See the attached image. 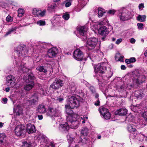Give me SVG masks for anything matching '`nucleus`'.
Returning <instances> with one entry per match:
<instances>
[{"instance_id": "nucleus-7", "label": "nucleus", "mask_w": 147, "mask_h": 147, "mask_svg": "<svg viewBox=\"0 0 147 147\" xmlns=\"http://www.w3.org/2000/svg\"><path fill=\"white\" fill-rule=\"evenodd\" d=\"M14 130L16 135L18 136H23L26 133L25 126L22 124L16 126Z\"/></svg>"}, {"instance_id": "nucleus-27", "label": "nucleus", "mask_w": 147, "mask_h": 147, "mask_svg": "<svg viewBox=\"0 0 147 147\" xmlns=\"http://www.w3.org/2000/svg\"><path fill=\"white\" fill-rule=\"evenodd\" d=\"M144 95V94L143 93H141L139 91H136L134 94L135 97L139 99L142 98Z\"/></svg>"}, {"instance_id": "nucleus-34", "label": "nucleus", "mask_w": 147, "mask_h": 147, "mask_svg": "<svg viewBox=\"0 0 147 147\" xmlns=\"http://www.w3.org/2000/svg\"><path fill=\"white\" fill-rule=\"evenodd\" d=\"M136 59L134 57H131L129 59H126L125 60V62L127 64H129L135 62Z\"/></svg>"}, {"instance_id": "nucleus-25", "label": "nucleus", "mask_w": 147, "mask_h": 147, "mask_svg": "<svg viewBox=\"0 0 147 147\" xmlns=\"http://www.w3.org/2000/svg\"><path fill=\"white\" fill-rule=\"evenodd\" d=\"M24 47H17L16 49V51L19 54V56L22 55L23 54Z\"/></svg>"}, {"instance_id": "nucleus-13", "label": "nucleus", "mask_w": 147, "mask_h": 147, "mask_svg": "<svg viewBox=\"0 0 147 147\" xmlns=\"http://www.w3.org/2000/svg\"><path fill=\"white\" fill-rule=\"evenodd\" d=\"M16 79L15 77L12 75H9L6 78V83L7 85L11 87L14 86L15 84Z\"/></svg>"}, {"instance_id": "nucleus-52", "label": "nucleus", "mask_w": 147, "mask_h": 147, "mask_svg": "<svg viewBox=\"0 0 147 147\" xmlns=\"http://www.w3.org/2000/svg\"><path fill=\"white\" fill-rule=\"evenodd\" d=\"M6 21L8 22H11L13 20V18L10 16H8L6 18Z\"/></svg>"}, {"instance_id": "nucleus-41", "label": "nucleus", "mask_w": 147, "mask_h": 147, "mask_svg": "<svg viewBox=\"0 0 147 147\" xmlns=\"http://www.w3.org/2000/svg\"><path fill=\"white\" fill-rule=\"evenodd\" d=\"M134 118V116L132 114H130L127 116L126 118V120L127 121L129 122H131L133 121Z\"/></svg>"}, {"instance_id": "nucleus-24", "label": "nucleus", "mask_w": 147, "mask_h": 147, "mask_svg": "<svg viewBox=\"0 0 147 147\" xmlns=\"http://www.w3.org/2000/svg\"><path fill=\"white\" fill-rule=\"evenodd\" d=\"M38 111L40 113H44L46 112V109L45 106L43 105H40L37 108Z\"/></svg>"}, {"instance_id": "nucleus-36", "label": "nucleus", "mask_w": 147, "mask_h": 147, "mask_svg": "<svg viewBox=\"0 0 147 147\" xmlns=\"http://www.w3.org/2000/svg\"><path fill=\"white\" fill-rule=\"evenodd\" d=\"M46 13V10L45 9L43 10V11L39 10L37 16L43 17L44 16Z\"/></svg>"}, {"instance_id": "nucleus-5", "label": "nucleus", "mask_w": 147, "mask_h": 147, "mask_svg": "<svg viewBox=\"0 0 147 147\" xmlns=\"http://www.w3.org/2000/svg\"><path fill=\"white\" fill-rule=\"evenodd\" d=\"M117 16L121 21H125L129 19L128 11L125 8L121 9L118 11Z\"/></svg>"}, {"instance_id": "nucleus-12", "label": "nucleus", "mask_w": 147, "mask_h": 147, "mask_svg": "<svg viewBox=\"0 0 147 147\" xmlns=\"http://www.w3.org/2000/svg\"><path fill=\"white\" fill-rule=\"evenodd\" d=\"M100 112L101 115L106 119H109L111 115L108 110L104 107H100Z\"/></svg>"}, {"instance_id": "nucleus-43", "label": "nucleus", "mask_w": 147, "mask_h": 147, "mask_svg": "<svg viewBox=\"0 0 147 147\" xmlns=\"http://www.w3.org/2000/svg\"><path fill=\"white\" fill-rule=\"evenodd\" d=\"M41 95H44L45 94V91L41 87H39V89L37 90V93Z\"/></svg>"}, {"instance_id": "nucleus-2", "label": "nucleus", "mask_w": 147, "mask_h": 147, "mask_svg": "<svg viewBox=\"0 0 147 147\" xmlns=\"http://www.w3.org/2000/svg\"><path fill=\"white\" fill-rule=\"evenodd\" d=\"M35 78L34 74L32 73L24 77V79L26 82L24 87L25 90L28 91L33 88L34 85Z\"/></svg>"}, {"instance_id": "nucleus-19", "label": "nucleus", "mask_w": 147, "mask_h": 147, "mask_svg": "<svg viewBox=\"0 0 147 147\" xmlns=\"http://www.w3.org/2000/svg\"><path fill=\"white\" fill-rule=\"evenodd\" d=\"M13 111L14 115L16 116H20L22 113V108L19 105L15 106L13 108Z\"/></svg>"}, {"instance_id": "nucleus-48", "label": "nucleus", "mask_w": 147, "mask_h": 147, "mask_svg": "<svg viewBox=\"0 0 147 147\" xmlns=\"http://www.w3.org/2000/svg\"><path fill=\"white\" fill-rule=\"evenodd\" d=\"M39 10L38 9L34 8L32 10V13L34 15L37 16Z\"/></svg>"}, {"instance_id": "nucleus-21", "label": "nucleus", "mask_w": 147, "mask_h": 147, "mask_svg": "<svg viewBox=\"0 0 147 147\" xmlns=\"http://www.w3.org/2000/svg\"><path fill=\"white\" fill-rule=\"evenodd\" d=\"M65 111L67 115H66V118L69 116L73 117L74 115H76L74 113L73 111L71 109L73 108H71L68 105H65Z\"/></svg>"}, {"instance_id": "nucleus-23", "label": "nucleus", "mask_w": 147, "mask_h": 147, "mask_svg": "<svg viewBox=\"0 0 147 147\" xmlns=\"http://www.w3.org/2000/svg\"><path fill=\"white\" fill-rule=\"evenodd\" d=\"M25 64L22 63L21 65L19 67L18 71L20 73H24L28 72L29 68L26 67Z\"/></svg>"}, {"instance_id": "nucleus-20", "label": "nucleus", "mask_w": 147, "mask_h": 147, "mask_svg": "<svg viewBox=\"0 0 147 147\" xmlns=\"http://www.w3.org/2000/svg\"><path fill=\"white\" fill-rule=\"evenodd\" d=\"M27 132L29 134L35 132L36 129L34 125L30 123L27 124Z\"/></svg>"}, {"instance_id": "nucleus-10", "label": "nucleus", "mask_w": 147, "mask_h": 147, "mask_svg": "<svg viewBox=\"0 0 147 147\" xmlns=\"http://www.w3.org/2000/svg\"><path fill=\"white\" fill-rule=\"evenodd\" d=\"M47 114L51 117H56L60 115V113L55 109L49 107Z\"/></svg>"}, {"instance_id": "nucleus-61", "label": "nucleus", "mask_w": 147, "mask_h": 147, "mask_svg": "<svg viewBox=\"0 0 147 147\" xmlns=\"http://www.w3.org/2000/svg\"><path fill=\"white\" fill-rule=\"evenodd\" d=\"M94 105L96 106H99L100 105V101L99 99H97L96 102L94 103Z\"/></svg>"}, {"instance_id": "nucleus-6", "label": "nucleus", "mask_w": 147, "mask_h": 147, "mask_svg": "<svg viewBox=\"0 0 147 147\" xmlns=\"http://www.w3.org/2000/svg\"><path fill=\"white\" fill-rule=\"evenodd\" d=\"M141 77L138 75L135 76L132 79V84H127V87L129 89H131L133 87H136L140 83L143 82L141 80Z\"/></svg>"}, {"instance_id": "nucleus-1", "label": "nucleus", "mask_w": 147, "mask_h": 147, "mask_svg": "<svg viewBox=\"0 0 147 147\" xmlns=\"http://www.w3.org/2000/svg\"><path fill=\"white\" fill-rule=\"evenodd\" d=\"M107 64L104 62L99 63L94 66V72L95 75L94 77L96 78L98 82L99 83L103 82H104L102 80H107L109 79L112 76L113 73L110 71L108 73V75L101 76L102 74L104 73L105 71L107 69L106 65Z\"/></svg>"}, {"instance_id": "nucleus-38", "label": "nucleus", "mask_w": 147, "mask_h": 147, "mask_svg": "<svg viewBox=\"0 0 147 147\" xmlns=\"http://www.w3.org/2000/svg\"><path fill=\"white\" fill-rule=\"evenodd\" d=\"M16 27H12L11 29H9L8 31L5 34V36H6L10 34L11 33L15 32L16 29Z\"/></svg>"}, {"instance_id": "nucleus-18", "label": "nucleus", "mask_w": 147, "mask_h": 147, "mask_svg": "<svg viewBox=\"0 0 147 147\" xmlns=\"http://www.w3.org/2000/svg\"><path fill=\"white\" fill-rule=\"evenodd\" d=\"M98 31L99 34L103 36H106L109 33L108 28L105 26L101 27Z\"/></svg>"}, {"instance_id": "nucleus-56", "label": "nucleus", "mask_w": 147, "mask_h": 147, "mask_svg": "<svg viewBox=\"0 0 147 147\" xmlns=\"http://www.w3.org/2000/svg\"><path fill=\"white\" fill-rule=\"evenodd\" d=\"M89 89L93 93H94L95 92V89L92 86H91L90 87Z\"/></svg>"}, {"instance_id": "nucleus-54", "label": "nucleus", "mask_w": 147, "mask_h": 147, "mask_svg": "<svg viewBox=\"0 0 147 147\" xmlns=\"http://www.w3.org/2000/svg\"><path fill=\"white\" fill-rule=\"evenodd\" d=\"M107 23V21L106 19H104L103 21L99 22L98 24L100 25H103L106 24Z\"/></svg>"}, {"instance_id": "nucleus-31", "label": "nucleus", "mask_w": 147, "mask_h": 147, "mask_svg": "<svg viewBox=\"0 0 147 147\" xmlns=\"http://www.w3.org/2000/svg\"><path fill=\"white\" fill-rule=\"evenodd\" d=\"M145 136V134H141L138 133L136 134V136L134 137V138H136L140 141H142L144 140Z\"/></svg>"}, {"instance_id": "nucleus-39", "label": "nucleus", "mask_w": 147, "mask_h": 147, "mask_svg": "<svg viewBox=\"0 0 147 147\" xmlns=\"http://www.w3.org/2000/svg\"><path fill=\"white\" fill-rule=\"evenodd\" d=\"M72 0H65L62 3V4L65 3V7H68L71 5Z\"/></svg>"}, {"instance_id": "nucleus-62", "label": "nucleus", "mask_w": 147, "mask_h": 147, "mask_svg": "<svg viewBox=\"0 0 147 147\" xmlns=\"http://www.w3.org/2000/svg\"><path fill=\"white\" fill-rule=\"evenodd\" d=\"M55 145L53 143L50 142L49 145L47 147H54Z\"/></svg>"}, {"instance_id": "nucleus-28", "label": "nucleus", "mask_w": 147, "mask_h": 147, "mask_svg": "<svg viewBox=\"0 0 147 147\" xmlns=\"http://www.w3.org/2000/svg\"><path fill=\"white\" fill-rule=\"evenodd\" d=\"M98 16L99 18L102 17L105 13V10L100 7L98 9Z\"/></svg>"}, {"instance_id": "nucleus-50", "label": "nucleus", "mask_w": 147, "mask_h": 147, "mask_svg": "<svg viewBox=\"0 0 147 147\" xmlns=\"http://www.w3.org/2000/svg\"><path fill=\"white\" fill-rule=\"evenodd\" d=\"M18 15L19 16H21L24 13V10L21 8H19L18 10Z\"/></svg>"}, {"instance_id": "nucleus-3", "label": "nucleus", "mask_w": 147, "mask_h": 147, "mask_svg": "<svg viewBox=\"0 0 147 147\" xmlns=\"http://www.w3.org/2000/svg\"><path fill=\"white\" fill-rule=\"evenodd\" d=\"M79 119H80V117L77 115H74L73 117L69 116L67 118V121L70 128L75 129L78 127L80 124Z\"/></svg>"}, {"instance_id": "nucleus-60", "label": "nucleus", "mask_w": 147, "mask_h": 147, "mask_svg": "<svg viewBox=\"0 0 147 147\" xmlns=\"http://www.w3.org/2000/svg\"><path fill=\"white\" fill-rule=\"evenodd\" d=\"M139 9L140 10H142L144 7L143 3L140 4L139 5Z\"/></svg>"}, {"instance_id": "nucleus-14", "label": "nucleus", "mask_w": 147, "mask_h": 147, "mask_svg": "<svg viewBox=\"0 0 147 147\" xmlns=\"http://www.w3.org/2000/svg\"><path fill=\"white\" fill-rule=\"evenodd\" d=\"M83 53L80 49H77L74 51L73 56L75 59L78 61H81L83 57Z\"/></svg>"}, {"instance_id": "nucleus-51", "label": "nucleus", "mask_w": 147, "mask_h": 147, "mask_svg": "<svg viewBox=\"0 0 147 147\" xmlns=\"http://www.w3.org/2000/svg\"><path fill=\"white\" fill-rule=\"evenodd\" d=\"M56 6V4L55 3H53V4L51 5L50 6H49L48 7L47 9L48 10H50L51 9H54Z\"/></svg>"}, {"instance_id": "nucleus-30", "label": "nucleus", "mask_w": 147, "mask_h": 147, "mask_svg": "<svg viewBox=\"0 0 147 147\" xmlns=\"http://www.w3.org/2000/svg\"><path fill=\"white\" fill-rule=\"evenodd\" d=\"M147 125V121H146L141 120L140 121L139 124L138 125V128H142Z\"/></svg>"}, {"instance_id": "nucleus-63", "label": "nucleus", "mask_w": 147, "mask_h": 147, "mask_svg": "<svg viewBox=\"0 0 147 147\" xmlns=\"http://www.w3.org/2000/svg\"><path fill=\"white\" fill-rule=\"evenodd\" d=\"M122 40V39L121 38L118 39L116 42V43L117 45H118L121 42Z\"/></svg>"}, {"instance_id": "nucleus-17", "label": "nucleus", "mask_w": 147, "mask_h": 147, "mask_svg": "<svg viewBox=\"0 0 147 147\" xmlns=\"http://www.w3.org/2000/svg\"><path fill=\"white\" fill-rule=\"evenodd\" d=\"M70 126L68 122H66L64 124H61L59 125V130L61 131L66 133L69 130Z\"/></svg>"}, {"instance_id": "nucleus-46", "label": "nucleus", "mask_w": 147, "mask_h": 147, "mask_svg": "<svg viewBox=\"0 0 147 147\" xmlns=\"http://www.w3.org/2000/svg\"><path fill=\"white\" fill-rule=\"evenodd\" d=\"M23 147H33L32 145V143L30 142H24Z\"/></svg>"}, {"instance_id": "nucleus-37", "label": "nucleus", "mask_w": 147, "mask_h": 147, "mask_svg": "<svg viewBox=\"0 0 147 147\" xmlns=\"http://www.w3.org/2000/svg\"><path fill=\"white\" fill-rule=\"evenodd\" d=\"M81 133L83 135L86 136L88 133V129L86 127L83 128L81 130Z\"/></svg>"}, {"instance_id": "nucleus-8", "label": "nucleus", "mask_w": 147, "mask_h": 147, "mask_svg": "<svg viewBox=\"0 0 147 147\" xmlns=\"http://www.w3.org/2000/svg\"><path fill=\"white\" fill-rule=\"evenodd\" d=\"M77 30L80 35V36L79 37L82 38L83 40H85L86 39V35L87 30L86 27L79 26L77 28Z\"/></svg>"}, {"instance_id": "nucleus-49", "label": "nucleus", "mask_w": 147, "mask_h": 147, "mask_svg": "<svg viewBox=\"0 0 147 147\" xmlns=\"http://www.w3.org/2000/svg\"><path fill=\"white\" fill-rule=\"evenodd\" d=\"M62 17L64 20H67L69 18V15L67 13H66L63 14Z\"/></svg>"}, {"instance_id": "nucleus-58", "label": "nucleus", "mask_w": 147, "mask_h": 147, "mask_svg": "<svg viewBox=\"0 0 147 147\" xmlns=\"http://www.w3.org/2000/svg\"><path fill=\"white\" fill-rule=\"evenodd\" d=\"M116 12V11L114 9L110 10L108 11V13L109 14H110L112 15H114L115 12Z\"/></svg>"}, {"instance_id": "nucleus-45", "label": "nucleus", "mask_w": 147, "mask_h": 147, "mask_svg": "<svg viewBox=\"0 0 147 147\" xmlns=\"http://www.w3.org/2000/svg\"><path fill=\"white\" fill-rule=\"evenodd\" d=\"M71 85L70 86L71 88V90L72 92H75L76 93L77 92V91L76 88V86H74V83L71 84Z\"/></svg>"}, {"instance_id": "nucleus-29", "label": "nucleus", "mask_w": 147, "mask_h": 147, "mask_svg": "<svg viewBox=\"0 0 147 147\" xmlns=\"http://www.w3.org/2000/svg\"><path fill=\"white\" fill-rule=\"evenodd\" d=\"M124 56L123 55L121 56L119 53H117L115 56V59L116 60L121 62L123 61V58Z\"/></svg>"}, {"instance_id": "nucleus-55", "label": "nucleus", "mask_w": 147, "mask_h": 147, "mask_svg": "<svg viewBox=\"0 0 147 147\" xmlns=\"http://www.w3.org/2000/svg\"><path fill=\"white\" fill-rule=\"evenodd\" d=\"M137 26L139 29H142L143 28L144 25L142 23H138L137 24Z\"/></svg>"}, {"instance_id": "nucleus-53", "label": "nucleus", "mask_w": 147, "mask_h": 147, "mask_svg": "<svg viewBox=\"0 0 147 147\" xmlns=\"http://www.w3.org/2000/svg\"><path fill=\"white\" fill-rule=\"evenodd\" d=\"M142 116L144 118L145 120L147 121V112H144L142 115Z\"/></svg>"}, {"instance_id": "nucleus-11", "label": "nucleus", "mask_w": 147, "mask_h": 147, "mask_svg": "<svg viewBox=\"0 0 147 147\" xmlns=\"http://www.w3.org/2000/svg\"><path fill=\"white\" fill-rule=\"evenodd\" d=\"M37 93L35 92L34 94L32 95V99L31 100H28L27 102V104L32 106L36 105L38 103V96L37 95Z\"/></svg>"}, {"instance_id": "nucleus-59", "label": "nucleus", "mask_w": 147, "mask_h": 147, "mask_svg": "<svg viewBox=\"0 0 147 147\" xmlns=\"http://www.w3.org/2000/svg\"><path fill=\"white\" fill-rule=\"evenodd\" d=\"M86 140L85 139H82V138H80V141L78 142L79 143H80V142L82 143L83 144H85L86 143Z\"/></svg>"}, {"instance_id": "nucleus-35", "label": "nucleus", "mask_w": 147, "mask_h": 147, "mask_svg": "<svg viewBox=\"0 0 147 147\" xmlns=\"http://www.w3.org/2000/svg\"><path fill=\"white\" fill-rule=\"evenodd\" d=\"M36 69L37 70L39 71L40 72H42L46 74L47 72V70L45 69L43 66H40L37 67Z\"/></svg>"}, {"instance_id": "nucleus-15", "label": "nucleus", "mask_w": 147, "mask_h": 147, "mask_svg": "<svg viewBox=\"0 0 147 147\" xmlns=\"http://www.w3.org/2000/svg\"><path fill=\"white\" fill-rule=\"evenodd\" d=\"M58 49L55 47H53L48 51L47 55L49 57L52 58L55 57L58 53Z\"/></svg>"}, {"instance_id": "nucleus-57", "label": "nucleus", "mask_w": 147, "mask_h": 147, "mask_svg": "<svg viewBox=\"0 0 147 147\" xmlns=\"http://www.w3.org/2000/svg\"><path fill=\"white\" fill-rule=\"evenodd\" d=\"M79 122L82 121V123H85V120L84 119V117L83 116L82 117H80V119H79Z\"/></svg>"}, {"instance_id": "nucleus-44", "label": "nucleus", "mask_w": 147, "mask_h": 147, "mask_svg": "<svg viewBox=\"0 0 147 147\" xmlns=\"http://www.w3.org/2000/svg\"><path fill=\"white\" fill-rule=\"evenodd\" d=\"M127 88L126 86L124 85H121L120 86L118 87L117 89L119 92H122L123 91L125 90Z\"/></svg>"}, {"instance_id": "nucleus-16", "label": "nucleus", "mask_w": 147, "mask_h": 147, "mask_svg": "<svg viewBox=\"0 0 147 147\" xmlns=\"http://www.w3.org/2000/svg\"><path fill=\"white\" fill-rule=\"evenodd\" d=\"M86 44L88 46H96L97 45L100 46V42L98 41L96 38H92L88 39L86 42Z\"/></svg>"}, {"instance_id": "nucleus-64", "label": "nucleus", "mask_w": 147, "mask_h": 147, "mask_svg": "<svg viewBox=\"0 0 147 147\" xmlns=\"http://www.w3.org/2000/svg\"><path fill=\"white\" fill-rule=\"evenodd\" d=\"M88 47V49L89 50H91L92 49H97L96 48H95V47Z\"/></svg>"}, {"instance_id": "nucleus-42", "label": "nucleus", "mask_w": 147, "mask_h": 147, "mask_svg": "<svg viewBox=\"0 0 147 147\" xmlns=\"http://www.w3.org/2000/svg\"><path fill=\"white\" fill-rule=\"evenodd\" d=\"M53 101H54L55 102H61L63 100V98L55 97L54 98H52Z\"/></svg>"}, {"instance_id": "nucleus-9", "label": "nucleus", "mask_w": 147, "mask_h": 147, "mask_svg": "<svg viewBox=\"0 0 147 147\" xmlns=\"http://www.w3.org/2000/svg\"><path fill=\"white\" fill-rule=\"evenodd\" d=\"M63 81L59 78H56L50 85V87L54 90L58 89L63 85Z\"/></svg>"}, {"instance_id": "nucleus-22", "label": "nucleus", "mask_w": 147, "mask_h": 147, "mask_svg": "<svg viewBox=\"0 0 147 147\" xmlns=\"http://www.w3.org/2000/svg\"><path fill=\"white\" fill-rule=\"evenodd\" d=\"M127 112V110L125 108H121L115 112V114L123 116L126 115Z\"/></svg>"}, {"instance_id": "nucleus-32", "label": "nucleus", "mask_w": 147, "mask_h": 147, "mask_svg": "<svg viewBox=\"0 0 147 147\" xmlns=\"http://www.w3.org/2000/svg\"><path fill=\"white\" fill-rule=\"evenodd\" d=\"M146 18V16L145 15H140L137 17V19L140 22H143L145 21Z\"/></svg>"}, {"instance_id": "nucleus-33", "label": "nucleus", "mask_w": 147, "mask_h": 147, "mask_svg": "<svg viewBox=\"0 0 147 147\" xmlns=\"http://www.w3.org/2000/svg\"><path fill=\"white\" fill-rule=\"evenodd\" d=\"M6 137L4 134H0V144L5 142L6 140Z\"/></svg>"}, {"instance_id": "nucleus-4", "label": "nucleus", "mask_w": 147, "mask_h": 147, "mask_svg": "<svg viewBox=\"0 0 147 147\" xmlns=\"http://www.w3.org/2000/svg\"><path fill=\"white\" fill-rule=\"evenodd\" d=\"M81 98L78 96H71L69 98L68 105L71 108H77L79 106Z\"/></svg>"}, {"instance_id": "nucleus-26", "label": "nucleus", "mask_w": 147, "mask_h": 147, "mask_svg": "<svg viewBox=\"0 0 147 147\" xmlns=\"http://www.w3.org/2000/svg\"><path fill=\"white\" fill-rule=\"evenodd\" d=\"M127 129L128 131L131 133L134 132L136 130L135 126L131 124H129L128 125Z\"/></svg>"}, {"instance_id": "nucleus-47", "label": "nucleus", "mask_w": 147, "mask_h": 147, "mask_svg": "<svg viewBox=\"0 0 147 147\" xmlns=\"http://www.w3.org/2000/svg\"><path fill=\"white\" fill-rule=\"evenodd\" d=\"M36 24L40 26L45 25L46 24L45 22L43 20H40L37 22Z\"/></svg>"}, {"instance_id": "nucleus-40", "label": "nucleus", "mask_w": 147, "mask_h": 147, "mask_svg": "<svg viewBox=\"0 0 147 147\" xmlns=\"http://www.w3.org/2000/svg\"><path fill=\"white\" fill-rule=\"evenodd\" d=\"M67 137L68 140V142L70 143V144H75V142H74V138L70 135H67Z\"/></svg>"}]
</instances>
